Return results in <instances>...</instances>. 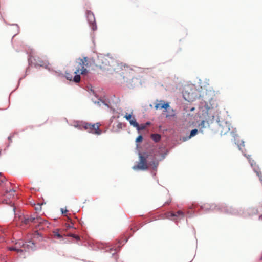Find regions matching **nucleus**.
<instances>
[{
  "instance_id": "1",
  "label": "nucleus",
  "mask_w": 262,
  "mask_h": 262,
  "mask_svg": "<svg viewBox=\"0 0 262 262\" xmlns=\"http://www.w3.org/2000/svg\"><path fill=\"white\" fill-rule=\"evenodd\" d=\"M89 58L86 57L77 59L72 70L75 76L73 78L70 73L66 72V78L70 81L73 80L76 83L80 82L81 79L80 75H86L88 73L87 68L89 67Z\"/></svg>"
},
{
  "instance_id": "2",
  "label": "nucleus",
  "mask_w": 262,
  "mask_h": 262,
  "mask_svg": "<svg viewBox=\"0 0 262 262\" xmlns=\"http://www.w3.org/2000/svg\"><path fill=\"white\" fill-rule=\"evenodd\" d=\"M118 69H120V74L122 77L124 82H127L128 80L133 78L134 72L130 67L120 63L118 64Z\"/></svg>"
},
{
  "instance_id": "3",
  "label": "nucleus",
  "mask_w": 262,
  "mask_h": 262,
  "mask_svg": "<svg viewBox=\"0 0 262 262\" xmlns=\"http://www.w3.org/2000/svg\"><path fill=\"white\" fill-rule=\"evenodd\" d=\"M100 125H101L99 123H97L96 124L84 123L82 125H77L75 126L79 129H82L81 127H82L84 130H86L89 133L99 135L102 133V131L99 128Z\"/></svg>"
},
{
  "instance_id": "4",
  "label": "nucleus",
  "mask_w": 262,
  "mask_h": 262,
  "mask_svg": "<svg viewBox=\"0 0 262 262\" xmlns=\"http://www.w3.org/2000/svg\"><path fill=\"white\" fill-rule=\"evenodd\" d=\"M149 155L146 152H144L143 155L139 154V161L138 164L134 165L133 169L135 170H145L148 168L147 159Z\"/></svg>"
},
{
  "instance_id": "5",
  "label": "nucleus",
  "mask_w": 262,
  "mask_h": 262,
  "mask_svg": "<svg viewBox=\"0 0 262 262\" xmlns=\"http://www.w3.org/2000/svg\"><path fill=\"white\" fill-rule=\"evenodd\" d=\"M15 247L18 246L17 252H22L29 249H33L34 248V243L31 241L27 242H24L22 240H19L15 244Z\"/></svg>"
},
{
  "instance_id": "6",
  "label": "nucleus",
  "mask_w": 262,
  "mask_h": 262,
  "mask_svg": "<svg viewBox=\"0 0 262 262\" xmlns=\"http://www.w3.org/2000/svg\"><path fill=\"white\" fill-rule=\"evenodd\" d=\"M112 61V59L109 56L100 55L98 56L96 65L101 69L106 68L110 65Z\"/></svg>"
},
{
  "instance_id": "7",
  "label": "nucleus",
  "mask_w": 262,
  "mask_h": 262,
  "mask_svg": "<svg viewBox=\"0 0 262 262\" xmlns=\"http://www.w3.org/2000/svg\"><path fill=\"white\" fill-rule=\"evenodd\" d=\"M15 192V190L13 188L6 189L4 194L6 199L3 200V203L13 206L14 203H12V200H11V198L13 199L14 197Z\"/></svg>"
},
{
  "instance_id": "8",
  "label": "nucleus",
  "mask_w": 262,
  "mask_h": 262,
  "mask_svg": "<svg viewBox=\"0 0 262 262\" xmlns=\"http://www.w3.org/2000/svg\"><path fill=\"white\" fill-rule=\"evenodd\" d=\"M22 222L25 225H28L30 223H48L47 221L43 220L40 217H25Z\"/></svg>"
},
{
  "instance_id": "9",
  "label": "nucleus",
  "mask_w": 262,
  "mask_h": 262,
  "mask_svg": "<svg viewBox=\"0 0 262 262\" xmlns=\"http://www.w3.org/2000/svg\"><path fill=\"white\" fill-rule=\"evenodd\" d=\"M86 14L88 21H89L90 25L91 26L92 30L93 31L96 30L97 29V26L95 23V18L94 14L90 11H87Z\"/></svg>"
},
{
  "instance_id": "10",
  "label": "nucleus",
  "mask_w": 262,
  "mask_h": 262,
  "mask_svg": "<svg viewBox=\"0 0 262 262\" xmlns=\"http://www.w3.org/2000/svg\"><path fill=\"white\" fill-rule=\"evenodd\" d=\"M250 156H247V158L249 160V162L252 167H253L254 171L256 173L257 175L259 177V180L262 182V176H261V172L259 169L258 167H256V163L254 162L253 160H251L250 158Z\"/></svg>"
},
{
  "instance_id": "11",
  "label": "nucleus",
  "mask_w": 262,
  "mask_h": 262,
  "mask_svg": "<svg viewBox=\"0 0 262 262\" xmlns=\"http://www.w3.org/2000/svg\"><path fill=\"white\" fill-rule=\"evenodd\" d=\"M169 107V105L168 103H164V101L161 100L159 101L158 103H156L155 107L156 110H158L159 108H164L167 109Z\"/></svg>"
},
{
  "instance_id": "12",
  "label": "nucleus",
  "mask_w": 262,
  "mask_h": 262,
  "mask_svg": "<svg viewBox=\"0 0 262 262\" xmlns=\"http://www.w3.org/2000/svg\"><path fill=\"white\" fill-rule=\"evenodd\" d=\"M168 217H177V216H180V217H184V213L181 211V210H179L176 213H174L172 212H169L168 213Z\"/></svg>"
},
{
  "instance_id": "13",
  "label": "nucleus",
  "mask_w": 262,
  "mask_h": 262,
  "mask_svg": "<svg viewBox=\"0 0 262 262\" xmlns=\"http://www.w3.org/2000/svg\"><path fill=\"white\" fill-rule=\"evenodd\" d=\"M151 138L155 142H158L161 139V136L158 134H153L151 135Z\"/></svg>"
},
{
  "instance_id": "14",
  "label": "nucleus",
  "mask_w": 262,
  "mask_h": 262,
  "mask_svg": "<svg viewBox=\"0 0 262 262\" xmlns=\"http://www.w3.org/2000/svg\"><path fill=\"white\" fill-rule=\"evenodd\" d=\"M129 122L130 125L133 126L134 127H139V124L137 122L135 117H133V118Z\"/></svg>"
},
{
  "instance_id": "15",
  "label": "nucleus",
  "mask_w": 262,
  "mask_h": 262,
  "mask_svg": "<svg viewBox=\"0 0 262 262\" xmlns=\"http://www.w3.org/2000/svg\"><path fill=\"white\" fill-rule=\"evenodd\" d=\"M53 233L55 238L58 239L62 238V235L58 232V231H54Z\"/></svg>"
},
{
  "instance_id": "16",
  "label": "nucleus",
  "mask_w": 262,
  "mask_h": 262,
  "mask_svg": "<svg viewBox=\"0 0 262 262\" xmlns=\"http://www.w3.org/2000/svg\"><path fill=\"white\" fill-rule=\"evenodd\" d=\"M198 130L197 129H194L192 130L190 132L189 138L195 136L198 133Z\"/></svg>"
},
{
  "instance_id": "17",
  "label": "nucleus",
  "mask_w": 262,
  "mask_h": 262,
  "mask_svg": "<svg viewBox=\"0 0 262 262\" xmlns=\"http://www.w3.org/2000/svg\"><path fill=\"white\" fill-rule=\"evenodd\" d=\"M127 121H129L133 118L131 114L126 113L124 117Z\"/></svg>"
},
{
  "instance_id": "18",
  "label": "nucleus",
  "mask_w": 262,
  "mask_h": 262,
  "mask_svg": "<svg viewBox=\"0 0 262 262\" xmlns=\"http://www.w3.org/2000/svg\"><path fill=\"white\" fill-rule=\"evenodd\" d=\"M42 205V204H39V203H38L37 204L35 205V209L36 211H40L41 210V205Z\"/></svg>"
},
{
  "instance_id": "19",
  "label": "nucleus",
  "mask_w": 262,
  "mask_h": 262,
  "mask_svg": "<svg viewBox=\"0 0 262 262\" xmlns=\"http://www.w3.org/2000/svg\"><path fill=\"white\" fill-rule=\"evenodd\" d=\"M138 130H142L145 129L146 125L141 124V125H139V127H136Z\"/></svg>"
},
{
  "instance_id": "20",
  "label": "nucleus",
  "mask_w": 262,
  "mask_h": 262,
  "mask_svg": "<svg viewBox=\"0 0 262 262\" xmlns=\"http://www.w3.org/2000/svg\"><path fill=\"white\" fill-rule=\"evenodd\" d=\"M143 140V137L141 135H139L136 139V142H141Z\"/></svg>"
},
{
  "instance_id": "21",
  "label": "nucleus",
  "mask_w": 262,
  "mask_h": 262,
  "mask_svg": "<svg viewBox=\"0 0 262 262\" xmlns=\"http://www.w3.org/2000/svg\"><path fill=\"white\" fill-rule=\"evenodd\" d=\"M17 247H15V246L14 247H10L8 248V249L10 251H15L16 252H17V250H18V246H17Z\"/></svg>"
},
{
  "instance_id": "22",
  "label": "nucleus",
  "mask_w": 262,
  "mask_h": 262,
  "mask_svg": "<svg viewBox=\"0 0 262 262\" xmlns=\"http://www.w3.org/2000/svg\"><path fill=\"white\" fill-rule=\"evenodd\" d=\"M151 165H153L154 168H157L158 166V162H153L152 163L150 164Z\"/></svg>"
},
{
  "instance_id": "23",
  "label": "nucleus",
  "mask_w": 262,
  "mask_h": 262,
  "mask_svg": "<svg viewBox=\"0 0 262 262\" xmlns=\"http://www.w3.org/2000/svg\"><path fill=\"white\" fill-rule=\"evenodd\" d=\"M70 236H71V237H74L77 240H79L80 239V238H79V237L78 236L74 235V234H70Z\"/></svg>"
},
{
  "instance_id": "24",
  "label": "nucleus",
  "mask_w": 262,
  "mask_h": 262,
  "mask_svg": "<svg viewBox=\"0 0 262 262\" xmlns=\"http://www.w3.org/2000/svg\"><path fill=\"white\" fill-rule=\"evenodd\" d=\"M5 182H6V178L5 177L2 178L0 180V185H2V183H4Z\"/></svg>"
},
{
  "instance_id": "25",
  "label": "nucleus",
  "mask_w": 262,
  "mask_h": 262,
  "mask_svg": "<svg viewBox=\"0 0 262 262\" xmlns=\"http://www.w3.org/2000/svg\"><path fill=\"white\" fill-rule=\"evenodd\" d=\"M229 209H230V210H227V212L232 214L233 213V211H234V209L233 208H232L231 207H230Z\"/></svg>"
},
{
  "instance_id": "26",
  "label": "nucleus",
  "mask_w": 262,
  "mask_h": 262,
  "mask_svg": "<svg viewBox=\"0 0 262 262\" xmlns=\"http://www.w3.org/2000/svg\"><path fill=\"white\" fill-rule=\"evenodd\" d=\"M122 124L121 123H119L117 124V127L119 129L122 128Z\"/></svg>"
},
{
  "instance_id": "27",
  "label": "nucleus",
  "mask_w": 262,
  "mask_h": 262,
  "mask_svg": "<svg viewBox=\"0 0 262 262\" xmlns=\"http://www.w3.org/2000/svg\"><path fill=\"white\" fill-rule=\"evenodd\" d=\"M38 65L40 66H42L43 65V61H39L38 63H37Z\"/></svg>"
},
{
  "instance_id": "28",
  "label": "nucleus",
  "mask_w": 262,
  "mask_h": 262,
  "mask_svg": "<svg viewBox=\"0 0 262 262\" xmlns=\"http://www.w3.org/2000/svg\"><path fill=\"white\" fill-rule=\"evenodd\" d=\"M61 211L63 214L66 213L68 211L67 210H64L63 208H61Z\"/></svg>"
},
{
  "instance_id": "29",
  "label": "nucleus",
  "mask_w": 262,
  "mask_h": 262,
  "mask_svg": "<svg viewBox=\"0 0 262 262\" xmlns=\"http://www.w3.org/2000/svg\"><path fill=\"white\" fill-rule=\"evenodd\" d=\"M11 185V183L9 182V183H7L6 186H8V185Z\"/></svg>"
},
{
  "instance_id": "30",
  "label": "nucleus",
  "mask_w": 262,
  "mask_h": 262,
  "mask_svg": "<svg viewBox=\"0 0 262 262\" xmlns=\"http://www.w3.org/2000/svg\"><path fill=\"white\" fill-rule=\"evenodd\" d=\"M149 124H150L149 122H147L145 125L146 126V125H149Z\"/></svg>"
},
{
  "instance_id": "31",
  "label": "nucleus",
  "mask_w": 262,
  "mask_h": 262,
  "mask_svg": "<svg viewBox=\"0 0 262 262\" xmlns=\"http://www.w3.org/2000/svg\"><path fill=\"white\" fill-rule=\"evenodd\" d=\"M170 116V115H166V117H169ZM171 116H174V114L171 115Z\"/></svg>"
},
{
  "instance_id": "32",
  "label": "nucleus",
  "mask_w": 262,
  "mask_h": 262,
  "mask_svg": "<svg viewBox=\"0 0 262 262\" xmlns=\"http://www.w3.org/2000/svg\"><path fill=\"white\" fill-rule=\"evenodd\" d=\"M13 211L14 212H15V208L14 207H13Z\"/></svg>"
},
{
  "instance_id": "33",
  "label": "nucleus",
  "mask_w": 262,
  "mask_h": 262,
  "mask_svg": "<svg viewBox=\"0 0 262 262\" xmlns=\"http://www.w3.org/2000/svg\"><path fill=\"white\" fill-rule=\"evenodd\" d=\"M261 259H262V256H261Z\"/></svg>"
}]
</instances>
